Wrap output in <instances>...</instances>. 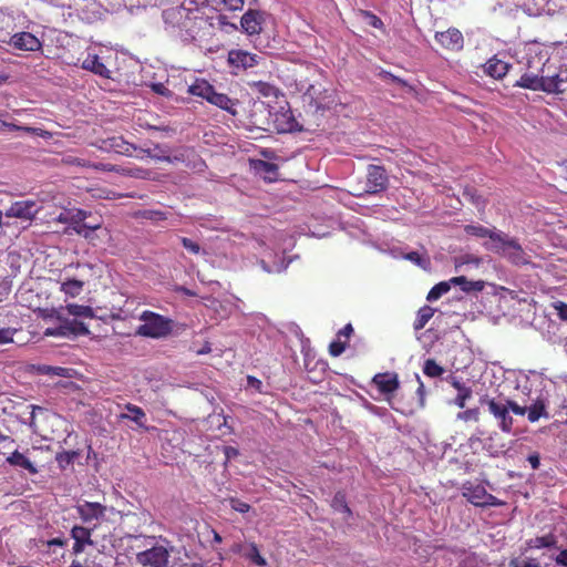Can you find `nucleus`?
<instances>
[{
	"instance_id": "423d86ee",
	"label": "nucleus",
	"mask_w": 567,
	"mask_h": 567,
	"mask_svg": "<svg viewBox=\"0 0 567 567\" xmlns=\"http://www.w3.org/2000/svg\"><path fill=\"white\" fill-rule=\"evenodd\" d=\"M389 177L386 171L380 165H369L367 169L365 187L363 193L369 195L379 194L386 189Z\"/></svg>"
},
{
	"instance_id": "20e7f679",
	"label": "nucleus",
	"mask_w": 567,
	"mask_h": 567,
	"mask_svg": "<svg viewBox=\"0 0 567 567\" xmlns=\"http://www.w3.org/2000/svg\"><path fill=\"white\" fill-rule=\"evenodd\" d=\"M59 326L53 328H47L44 334L48 337H78L86 336L90 333L87 327L79 321L76 318L68 319L62 317L61 313L56 316Z\"/></svg>"
},
{
	"instance_id": "1a4fd4ad",
	"label": "nucleus",
	"mask_w": 567,
	"mask_h": 567,
	"mask_svg": "<svg viewBox=\"0 0 567 567\" xmlns=\"http://www.w3.org/2000/svg\"><path fill=\"white\" fill-rule=\"evenodd\" d=\"M96 528V525L93 527H86L83 525H74L70 535L74 540L72 550L74 555L82 554L86 546H92L94 543L92 540V533Z\"/></svg>"
},
{
	"instance_id": "ea45409f",
	"label": "nucleus",
	"mask_w": 567,
	"mask_h": 567,
	"mask_svg": "<svg viewBox=\"0 0 567 567\" xmlns=\"http://www.w3.org/2000/svg\"><path fill=\"white\" fill-rule=\"evenodd\" d=\"M463 196L466 200L471 202L477 208L485 207V199L478 194L476 188L465 187L464 192H463Z\"/></svg>"
},
{
	"instance_id": "b1692460",
	"label": "nucleus",
	"mask_w": 567,
	"mask_h": 567,
	"mask_svg": "<svg viewBox=\"0 0 567 567\" xmlns=\"http://www.w3.org/2000/svg\"><path fill=\"white\" fill-rule=\"evenodd\" d=\"M548 2L549 0H524L522 8L528 16L538 17L549 10Z\"/></svg>"
},
{
	"instance_id": "2f4dec72",
	"label": "nucleus",
	"mask_w": 567,
	"mask_h": 567,
	"mask_svg": "<svg viewBox=\"0 0 567 567\" xmlns=\"http://www.w3.org/2000/svg\"><path fill=\"white\" fill-rule=\"evenodd\" d=\"M323 91L324 90L320 84H310L305 92V95L310 99L311 103L315 104L317 110L324 109L327 106L324 99L320 97Z\"/></svg>"
},
{
	"instance_id": "6ab92c4d",
	"label": "nucleus",
	"mask_w": 567,
	"mask_h": 567,
	"mask_svg": "<svg viewBox=\"0 0 567 567\" xmlns=\"http://www.w3.org/2000/svg\"><path fill=\"white\" fill-rule=\"evenodd\" d=\"M82 69L90 71L104 79L111 78V71L101 61L100 56L94 53H87L86 58L82 61Z\"/></svg>"
},
{
	"instance_id": "58836bf2",
	"label": "nucleus",
	"mask_w": 567,
	"mask_h": 567,
	"mask_svg": "<svg viewBox=\"0 0 567 567\" xmlns=\"http://www.w3.org/2000/svg\"><path fill=\"white\" fill-rule=\"evenodd\" d=\"M452 282L449 281H441L436 284L432 289L429 291L426 299L429 301H435L440 299L444 293L449 292L451 289Z\"/></svg>"
},
{
	"instance_id": "0e129e2a",
	"label": "nucleus",
	"mask_w": 567,
	"mask_h": 567,
	"mask_svg": "<svg viewBox=\"0 0 567 567\" xmlns=\"http://www.w3.org/2000/svg\"><path fill=\"white\" fill-rule=\"evenodd\" d=\"M32 408V412H31V417H30V426L31 427H37V424H35V413L39 411V412H44L45 410L41 406H38V405H31Z\"/></svg>"
},
{
	"instance_id": "f257e3e1",
	"label": "nucleus",
	"mask_w": 567,
	"mask_h": 567,
	"mask_svg": "<svg viewBox=\"0 0 567 567\" xmlns=\"http://www.w3.org/2000/svg\"><path fill=\"white\" fill-rule=\"evenodd\" d=\"M192 95L202 97L208 103L228 112L233 116L238 114L237 106L240 104L238 100L230 99L225 93H219L206 80H196L188 89Z\"/></svg>"
},
{
	"instance_id": "f03ea898",
	"label": "nucleus",
	"mask_w": 567,
	"mask_h": 567,
	"mask_svg": "<svg viewBox=\"0 0 567 567\" xmlns=\"http://www.w3.org/2000/svg\"><path fill=\"white\" fill-rule=\"evenodd\" d=\"M143 322L137 327L136 334L151 339H163L172 334L174 321L151 310H144L140 315Z\"/></svg>"
},
{
	"instance_id": "a19ab883",
	"label": "nucleus",
	"mask_w": 567,
	"mask_h": 567,
	"mask_svg": "<svg viewBox=\"0 0 567 567\" xmlns=\"http://www.w3.org/2000/svg\"><path fill=\"white\" fill-rule=\"evenodd\" d=\"M90 215L89 212L78 209L75 213L70 214V216H64L63 214L60 215L59 220L60 221H68L72 226H78V223H85L84 220Z\"/></svg>"
},
{
	"instance_id": "a211bd4d",
	"label": "nucleus",
	"mask_w": 567,
	"mask_h": 567,
	"mask_svg": "<svg viewBox=\"0 0 567 567\" xmlns=\"http://www.w3.org/2000/svg\"><path fill=\"white\" fill-rule=\"evenodd\" d=\"M486 493V488L481 484L465 482L462 485V495L474 506L481 507Z\"/></svg>"
},
{
	"instance_id": "412c9836",
	"label": "nucleus",
	"mask_w": 567,
	"mask_h": 567,
	"mask_svg": "<svg viewBox=\"0 0 567 567\" xmlns=\"http://www.w3.org/2000/svg\"><path fill=\"white\" fill-rule=\"evenodd\" d=\"M486 74L491 78L499 80L505 76L509 70V64L496 56L487 60L484 65Z\"/></svg>"
},
{
	"instance_id": "338daca9",
	"label": "nucleus",
	"mask_w": 567,
	"mask_h": 567,
	"mask_svg": "<svg viewBox=\"0 0 567 567\" xmlns=\"http://www.w3.org/2000/svg\"><path fill=\"white\" fill-rule=\"evenodd\" d=\"M353 332V328L350 323H348L347 326L343 327V329H341L338 333V336H344L347 338H349Z\"/></svg>"
},
{
	"instance_id": "aec40b11",
	"label": "nucleus",
	"mask_w": 567,
	"mask_h": 567,
	"mask_svg": "<svg viewBox=\"0 0 567 567\" xmlns=\"http://www.w3.org/2000/svg\"><path fill=\"white\" fill-rule=\"evenodd\" d=\"M125 410L127 413H121L118 415L120 420H131L133 421L138 427L141 429H147L146 427V414L144 410L135 404L127 403L125 404Z\"/></svg>"
},
{
	"instance_id": "bf43d9fd",
	"label": "nucleus",
	"mask_w": 567,
	"mask_h": 567,
	"mask_svg": "<svg viewBox=\"0 0 567 567\" xmlns=\"http://www.w3.org/2000/svg\"><path fill=\"white\" fill-rule=\"evenodd\" d=\"M231 508L239 513H247L250 509V505L239 499H231Z\"/></svg>"
},
{
	"instance_id": "8fccbe9b",
	"label": "nucleus",
	"mask_w": 567,
	"mask_h": 567,
	"mask_svg": "<svg viewBox=\"0 0 567 567\" xmlns=\"http://www.w3.org/2000/svg\"><path fill=\"white\" fill-rule=\"evenodd\" d=\"M181 243H182L183 247L186 250H188L189 252H192L194 255L199 254L200 246L196 241H194V240H192V239H189L187 237H182L181 238Z\"/></svg>"
},
{
	"instance_id": "09e8293b",
	"label": "nucleus",
	"mask_w": 567,
	"mask_h": 567,
	"mask_svg": "<svg viewBox=\"0 0 567 567\" xmlns=\"http://www.w3.org/2000/svg\"><path fill=\"white\" fill-rule=\"evenodd\" d=\"M482 503L483 504L481 505V507H488V506L498 507V506L505 505V502L498 499L496 496L489 494L487 491L485 493V496H484V499Z\"/></svg>"
},
{
	"instance_id": "49530a36",
	"label": "nucleus",
	"mask_w": 567,
	"mask_h": 567,
	"mask_svg": "<svg viewBox=\"0 0 567 567\" xmlns=\"http://www.w3.org/2000/svg\"><path fill=\"white\" fill-rule=\"evenodd\" d=\"M457 419L462 421H474L477 422L480 420V410L478 408L467 409L457 414Z\"/></svg>"
},
{
	"instance_id": "4468645a",
	"label": "nucleus",
	"mask_w": 567,
	"mask_h": 567,
	"mask_svg": "<svg viewBox=\"0 0 567 567\" xmlns=\"http://www.w3.org/2000/svg\"><path fill=\"white\" fill-rule=\"evenodd\" d=\"M14 49L22 51H38L41 49V41L30 32H19L11 37L9 42Z\"/></svg>"
},
{
	"instance_id": "c756f323",
	"label": "nucleus",
	"mask_w": 567,
	"mask_h": 567,
	"mask_svg": "<svg viewBox=\"0 0 567 567\" xmlns=\"http://www.w3.org/2000/svg\"><path fill=\"white\" fill-rule=\"evenodd\" d=\"M435 313V309L430 306H423L419 309L416 318L413 322L415 331L422 330L426 323L432 319Z\"/></svg>"
},
{
	"instance_id": "9d476101",
	"label": "nucleus",
	"mask_w": 567,
	"mask_h": 567,
	"mask_svg": "<svg viewBox=\"0 0 567 567\" xmlns=\"http://www.w3.org/2000/svg\"><path fill=\"white\" fill-rule=\"evenodd\" d=\"M435 40L442 48L450 51H460L464 45L463 34L456 28H450L446 31L436 32Z\"/></svg>"
},
{
	"instance_id": "774afa93",
	"label": "nucleus",
	"mask_w": 567,
	"mask_h": 567,
	"mask_svg": "<svg viewBox=\"0 0 567 567\" xmlns=\"http://www.w3.org/2000/svg\"><path fill=\"white\" fill-rule=\"evenodd\" d=\"M247 380H248V384H249V385L255 386V388H257V389H259V388H260V385H261V381H260V380H258V379H257V378H255V377H250V375H249Z\"/></svg>"
},
{
	"instance_id": "0eeeda50",
	"label": "nucleus",
	"mask_w": 567,
	"mask_h": 567,
	"mask_svg": "<svg viewBox=\"0 0 567 567\" xmlns=\"http://www.w3.org/2000/svg\"><path fill=\"white\" fill-rule=\"evenodd\" d=\"M169 553L163 546H153L136 555V561L143 567H168Z\"/></svg>"
},
{
	"instance_id": "c85d7f7f",
	"label": "nucleus",
	"mask_w": 567,
	"mask_h": 567,
	"mask_svg": "<svg viewBox=\"0 0 567 567\" xmlns=\"http://www.w3.org/2000/svg\"><path fill=\"white\" fill-rule=\"evenodd\" d=\"M527 419L530 423L537 422L542 416L548 417V413L546 411V404L544 400H536L529 408H527Z\"/></svg>"
},
{
	"instance_id": "ddd939ff",
	"label": "nucleus",
	"mask_w": 567,
	"mask_h": 567,
	"mask_svg": "<svg viewBox=\"0 0 567 567\" xmlns=\"http://www.w3.org/2000/svg\"><path fill=\"white\" fill-rule=\"evenodd\" d=\"M101 148L121 155L132 156L137 147L125 141L123 136H112L102 141Z\"/></svg>"
},
{
	"instance_id": "3c124183",
	"label": "nucleus",
	"mask_w": 567,
	"mask_h": 567,
	"mask_svg": "<svg viewBox=\"0 0 567 567\" xmlns=\"http://www.w3.org/2000/svg\"><path fill=\"white\" fill-rule=\"evenodd\" d=\"M508 411H512L516 415H525L527 412L526 406H520L517 402L513 400H505Z\"/></svg>"
},
{
	"instance_id": "393cba45",
	"label": "nucleus",
	"mask_w": 567,
	"mask_h": 567,
	"mask_svg": "<svg viewBox=\"0 0 567 567\" xmlns=\"http://www.w3.org/2000/svg\"><path fill=\"white\" fill-rule=\"evenodd\" d=\"M451 285L460 286L464 292L482 291L484 289V281L468 280L465 276L453 277L450 279Z\"/></svg>"
},
{
	"instance_id": "603ef678",
	"label": "nucleus",
	"mask_w": 567,
	"mask_h": 567,
	"mask_svg": "<svg viewBox=\"0 0 567 567\" xmlns=\"http://www.w3.org/2000/svg\"><path fill=\"white\" fill-rule=\"evenodd\" d=\"M219 3L230 11L241 10L244 7V0H219Z\"/></svg>"
},
{
	"instance_id": "6e6d98bb",
	"label": "nucleus",
	"mask_w": 567,
	"mask_h": 567,
	"mask_svg": "<svg viewBox=\"0 0 567 567\" xmlns=\"http://www.w3.org/2000/svg\"><path fill=\"white\" fill-rule=\"evenodd\" d=\"M16 330L11 328H2L0 329V344L9 343L13 340V334Z\"/></svg>"
},
{
	"instance_id": "4c0bfd02",
	"label": "nucleus",
	"mask_w": 567,
	"mask_h": 567,
	"mask_svg": "<svg viewBox=\"0 0 567 567\" xmlns=\"http://www.w3.org/2000/svg\"><path fill=\"white\" fill-rule=\"evenodd\" d=\"M79 456H80L79 451H62V452L56 453L55 461L58 462L59 467L64 470L69 465H71L74 462V460Z\"/></svg>"
},
{
	"instance_id": "e433bc0d",
	"label": "nucleus",
	"mask_w": 567,
	"mask_h": 567,
	"mask_svg": "<svg viewBox=\"0 0 567 567\" xmlns=\"http://www.w3.org/2000/svg\"><path fill=\"white\" fill-rule=\"evenodd\" d=\"M136 218L148 219L152 221H163L167 219V213L157 209H143L135 213Z\"/></svg>"
},
{
	"instance_id": "9b49d317",
	"label": "nucleus",
	"mask_w": 567,
	"mask_h": 567,
	"mask_svg": "<svg viewBox=\"0 0 567 567\" xmlns=\"http://www.w3.org/2000/svg\"><path fill=\"white\" fill-rule=\"evenodd\" d=\"M260 56L245 50H230L228 52V64L234 69L247 70L259 63Z\"/></svg>"
},
{
	"instance_id": "052dcab7",
	"label": "nucleus",
	"mask_w": 567,
	"mask_h": 567,
	"mask_svg": "<svg viewBox=\"0 0 567 567\" xmlns=\"http://www.w3.org/2000/svg\"><path fill=\"white\" fill-rule=\"evenodd\" d=\"M224 454H225L226 462H227L231 458L237 457L239 455V451H238V449H236L234 446H224Z\"/></svg>"
},
{
	"instance_id": "39448f33",
	"label": "nucleus",
	"mask_w": 567,
	"mask_h": 567,
	"mask_svg": "<svg viewBox=\"0 0 567 567\" xmlns=\"http://www.w3.org/2000/svg\"><path fill=\"white\" fill-rule=\"evenodd\" d=\"M481 404H486L489 413L497 420L498 427L504 433L513 431L514 419L511 416L506 403L496 401L494 398L484 395L480 399Z\"/></svg>"
},
{
	"instance_id": "4d7b16f0",
	"label": "nucleus",
	"mask_w": 567,
	"mask_h": 567,
	"mask_svg": "<svg viewBox=\"0 0 567 567\" xmlns=\"http://www.w3.org/2000/svg\"><path fill=\"white\" fill-rule=\"evenodd\" d=\"M512 567H540L535 559H514L511 563Z\"/></svg>"
},
{
	"instance_id": "680f3d73",
	"label": "nucleus",
	"mask_w": 567,
	"mask_h": 567,
	"mask_svg": "<svg viewBox=\"0 0 567 567\" xmlns=\"http://www.w3.org/2000/svg\"><path fill=\"white\" fill-rule=\"evenodd\" d=\"M68 540L61 537L51 538L47 542L48 547L58 546V547H64L66 546Z\"/></svg>"
},
{
	"instance_id": "c03bdc74",
	"label": "nucleus",
	"mask_w": 567,
	"mask_h": 567,
	"mask_svg": "<svg viewBox=\"0 0 567 567\" xmlns=\"http://www.w3.org/2000/svg\"><path fill=\"white\" fill-rule=\"evenodd\" d=\"M247 557L259 567L267 565L266 559L260 555L257 545L254 543L250 545V551L247 554Z\"/></svg>"
},
{
	"instance_id": "2eb2a0df",
	"label": "nucleus",
	"mask_w": 567,
	"mask_h": 567,
	"mask_svg": "<svg viewBox=\"0 0 567 567\" xmlns=\"http://www.w3.org/2000/svg\"><path fill=\"white\" fill-rule=\"evenodd\" d=\"M372 382L383 394H391L395 392L400 385L398 374L390 372L375 374L372 379Z\"/></svg>"
},
{
	"instance_id": "13d9d810",
	"label": "nucleus",
	"mask_w": 567,
	"mask_h": 567,
	"mask_svg": "<svg viewBox=\"0 0 567 567\" xmlns=\"http://www.w3.org/2000/svg\"><path fill=\"white\" fill-rule=\"evenodd\" d=\"M405 258L421 267H424L427 260L423 258L417 251L406 254Z\"/></svg>"
},
{
	"instance_id": "e2e57ef3",
	"label": "nucleus",
	"mask_w": 567,
	"mask_h": 567,
	"mask_svg": "<svg viewBox=\"0 0 567 567\" xmlns=\"http://www.w3.org/2000/svg\"><path fill=\"white\" fill-rule=\"evenodd\" d=\"M528 462L532 466L533 470H537L540 465V458H539V455L537 453H534V454H530L528 456Z\"/></svg>"
},
{
	"instance_id": "c9c22d12",
	"label": "nucleus",
	"mask_w": 567,
	"mask_h": 567,
	"mask_svg": "<svg viewBox=\"0 0 567 567\" xmlns=\"http://www.w3.org/2000/svg\"><path fill=\"white\" fill-rule=\"evenodd\" d=\"M69 315L73 317H83V318H93V309L89 306L78 305V303H69L65 307Z\"/></svg>"
},
{
	"instance_id": "bb28decb",
	"label": "nucleus",
	"mask_w": 567,
	"mask_h": 567,
	"mask_svg": "<svg viewBox=\"0 0 567 567\" xmlns=\"http://www.w3.org/2000/svg\"><path fill=\"white\" fill-rule=\"evenodd\" d=\"M540 79L542 75L538 73L526 72L520 76L515 85L533 91H539V87H542Z\"/></svg>"
},
{
	"instance_id": "79ce46f5",
	"label": "nucleus",
	"mask_w": 567,
	"mask_h": 567,
	"mask_svg": "<svg viewBox=\"0 0 567 567\" xmlns=\"http://www.w3.org/2000/svg\"><path fill=\"white\" fill-rule=\"evenodd\" d=\"M423 372L430 378H437L444 373V369L434 359H427L424 362Z\"/></svg>"
},
{
	"instance_id": "6e6552de",
	"label": "nucleus",
	"mask_w": 567,
	"mask_h": 567,
	"mask_svg": "<svg viewBox=\"0 0 567 567\" xmlns=\"http://www.w3.org/2000/svg\"><path fill=\"white\" fill-rule=\"evenodd\" d=\"M75 511L83 524L100 522L104 519L106 506L97 502L84 501L75 506Z\"/></svg>"
},
{
	"instance_id": "69168bd1",
	"label": "nucleus",
	"mask_w": 567,
	"mask_h": 567,
	"mask_svg": "<svg viewBox=\"0 0 567 567\" xmlns=\"http://www.w3.org/2000/svg\"><path fill=\"white\" fill-rule=\"evenodd\" d=\"M558 565L567 567V549H563L555 558Z\"/></svg>"
},
{
	"instance_id": "5701e85b",
	"label": "nucleus",
	"mask_w": 567,
	"mask_h": 567,
	"mask_svg": "<svg viewBox=\"0 0 567 567\" xmlns=\"http://www.w3.org/2000/svg\"><path fill=\"white\" fill-rule=\"evenodd\" d=\"M465 233L478 238H489L492 240V245H494L499 238V231H494L489 228H486L482 225H466Z\"/></svg>"
},
{
	"instance_id": "a18cd8bd",
	"label": "nucleus",
	"mask_w": 567,
	"mask_h": 567,
	"mask_svg": "<svg viewBox=\"0 0 567 567\" xmlns=\"http://www.w3.org/2000/svg\"><path fill=\"white\" fill-rule=\"evenodd\" d=\"M360 13L363 18L368 20V23L375 29H383V21L373 12L368 10H360Z\"/></svg>"
},
{
	"instance_id": "cd10ccee",
	"label": "nucleus",
	"mask_w": 567,
	"mask_h": 567,
	"mask_svg": "<svg viewBox=\"0 0 567 567\" xmlns=\"http://www.w3.org/2000/svg\"><path fill=\"white\" fill-rule=\"evenodd\" d=\"M101 228V224L89 225L87 223H78V226H72V230L78 235L84 237L90 243L94 244L97 236L94 234L96 229Z\"/></svg>"
},
{
	"instance_id": "5fc2aeb1",
	"label": "nucleus",
	"mask_w": 567,
	"mask_h": 567,
	"mask_svg": "<svg viewBox=\"0 0 567 567\" xmlns=\"http://www.w3.org/2000/svg\"><path fill=\"white\" fill-rule=\"evenodd\" d=\"M380 76H381L382 79H384V80L391 81V82L396 83V84H399V85H401V86H406V85H408V82H406L405 80H403V79H401V78H399V76H396V75L392 74V73H391V72H389V71H382V72L380 73Z\"/></svg>"
},
{
	"instance_id": "f704fd0d",
	"label": "nucleus",
	"mask_w": 567,
	"mask_h": 567,
	"mask_svg": "<svg viewBox=\"0 0 567 567\" xmlns=\"http://www.w3.org/2000/svg\"><path fill=\"white\" fill-rule=\"evenodd\" d=\"M84 282L78 279H69L61 285V291L72 298L78 297L83 291Z\"/></svg>"
},
{
	"instance_id": "dca6fc26",
	"label": "nucleus",
	"mask_w": 567,
	"mask_h": 567,
	"mask_svg": "<svg viewBox=\"0 0 567 567\" xmlns=\"http://www.w3.org/2000/svg\"><path fill=\"white\" fill-rule=\"evenodd\" d=\"M261 22H262L261 13L257 10H251V9H249L247 12H245L240 20L243 30L249 35L260 33Z\"/></svg>"
},
{
	"instance_id": "de8ad7c7",
	"label": "nucleus",
	"mask_w": 567,
	"mask_h": 567,
	"mask_svg": "<svg viewBox=\"0 0 567 567\" xmlns=\"http://www.w3.org/2000/svg\"><path fill=\"white\" fill-rule=\"evenodd\" d=\"M347 348V342L344 341H341L340 339L338 340H334L330 343L329 346V353L332 355V357H339L340 354H342L344 352Z\"/></svg>"
},
{
	"instance_id": "864d4df0",
	"label": "nucleus",
	"mask_w": 567,
	"mask_h": 567,
	"mask_svg": "<svg viewBox=\"0 0 567 567\" xmlns=\"http://www.w3.org/2000/svg\"><path fill=\"white\" fill-rule=\"evenodd\" d=\"M553 308L556 310L559 319L567 322V303L564 301H555Z\"/></svg>"
},
{
	"instance_id": "7ed1b4c3",
	"label": "nucleus",
	"mask_w": 567,
	"mask_h": 567,
	"mask_svg": "<svg viewBox=\"0 0 567 567\" xmlns=\"http://www.w3.org/2000/svg\"><path fill=\"white\" fill-rule=\"evenodd\" d=\"M488 249L506 258L515 266L528 264V257L518 240L516 238H511L503 231H499V238H497L496 243L491 245Z\"/></svg>"
},
{
	"instance_id": "72a5a7b5",
	"label": "nucleus",
	"mask_w": 567,
	"mask_h": 567,
	"mask_svg": "<svg viewBox=\"0 0 567 567\" xmlns=\"http://www.w3.org/2000/svg\"><path fill=\"white\" fill-rule=\"evenodd\" d=\"M563 82L561 79H559L558 75L555 76H543L540 79L542 87H539V91H544L547 93H560L563 90L560 89V83Z\"/></svg>"
},
{
	"instance_id": "a878e982",
	"label": "nucleus",
	"mask_w": 567,
	"mask_h": 567,
	"mask_svg": "<svg viewBox=\"0 0 567 567\" xmlns=\"http://www.w3.org/2000/svg\"><path fill=\"white\" fill-rule=\"evenodd\" d=\"M250 89L264 97H277L279 90L274 84L265 81H252L249 83Z\"/></svg>"
},
{
	"instance_id": "f3484780",
	"label": "nucleus",
	"mask_w": 567,
	"mask_h": 567,
	"mask_svg": "<svg viewBox=\"0 0 567 567\" xmlns=\"http://www.w3.org/2000/svg\"><path fill=\"white\" fill-rule=\"evenodd\" d=\"M250 167L267 182L278 178V165L262 159H250Z\"/></svg>"
},
{
	"instance_id": "7c9ffc66",
	"label": "nucleus",
	"mask_w": 567,
	"mask_h": 567,
	"mask_svg": "<svg viewBox=\"0 0 567 567\" xmlns=\"http://www.w3.org/2000/svg\"><path fill=\"white\" fill-rule=\"evenodd\" d=\"M452 384L457 390V395L454 399V404L457 405L460 409L465 408L466 401L472 396V389L456 380L453 381Z\"/></svg>"
},
{
	"instance_id": "473e14b6",
	"label": "nucleus",
	"mask_w": 567,
	"mask_h": 567,
	"mask_svg": "<svg viewBox=\"0 0 567 567\" xmlns=\"http://www.w3.org/2000/svg\"><path fill=\"white\" fill-rule=\"evenodd\" d=\"M331 506L336 512L343 513L347 517L352 515L351 508L348 506L346 493L338 491L331 502Z\"/></svg>"
},
{
	"instance_id": "4be33fe9",
	"label": "nucleus",
	"mask_w": 567,
	"mask_h": 567,
	"mask_svg": "<svg viewBox=\"0 0 567 567\" xmlns=\"http://www.w3.org/2000/svg\"><path fill=\"white\" fill-rule=\"evenodd\" d=\"M7 462L14 467H20L28 471L31 475L38 473V468L34 464L19 451H14L10 456L7 457Z\"/></svg>"
},
{
	"instance_id": "37998d69",
	"label": "nucleus",
	"mask_w": 567,
	"mask_h": 567,
	"mask_svg": "<svg viewBox=\"0 0 567 567\" xmlns=\"http://www.w3.org/2000/svg\"><path fill=\"white\" fill-rule=\"evenodd\" d=\"M555 544V538L553 535H546V536H540V537H535V538H532L529 542H528V546L530 548H545V547H550Z\"/></svg>"
},
{
	"instance_id": "f8f14e48",
	"label": "nucleus",
	"mask_w": 567,
	"mask_h": 567,
	"mask_svg": "<svg viewBox=\"0 0 567 567\" xmlns=\"http://www.w3.org/2000/svg\"><path fill=\"white\" fill-rule=\"evenodd\" d=\"M34 200H20L13 203L6 212L7 217L32 220L38 209Z\"/></svg>"
}]
</instances>
